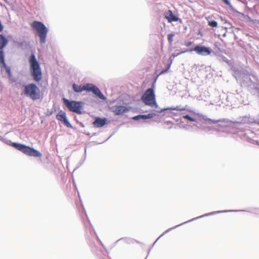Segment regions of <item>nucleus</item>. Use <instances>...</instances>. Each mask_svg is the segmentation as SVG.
<instances>
[{
  "label": "nucleus",
  "instance_id": "f257e3e1",
  "mask_svg": "<svg viewBox=\"0 0 259 259\" xmlns=\"http://www.w3.org/2000/svg\"><path fill=\"white\" fill-rule=\"evenodd\" d=\"M172 110H177L179 111L186 110L187 111H189L191 114V115L184 113H182L181 115V119H184L187 121L188 122H195L198 123L199 121L203 120L204 123L212 124L217 123L218 121H222L213 120L210 118H207L206 116L203 115L202 114L196 113L194 110L189 109V107L187 105H186L185 107H183L182 105H179L176 106V107H171L163 108L160 109V110L158 109L156 110V112L158 113L164 112L163 115L167 114L168 116H169V114H174V115L177 116V113L172 112Z\"/></svg>",
  "mask_w": 259,
  "mask_h": 259
},
{
  "label": "nucleus",
  "instance_id": "f03ea898",
  "mask_svg": "<svg viewBox=\"0 0 259 259\" xmlns=\"http://www.w3.org/2000/svg\"><path fill=\"white\" fill-rule=\"evenodd\" d=\"M0 140L5 144L14 148L15 149L28 156L40 157L42 156L41 153L33 147L27 146L23 144L12 142L10 140L1 136H0Z\"/></svg>",
  "mask_w": 259,
  "mask_h": 259
},
{
  "label": "nucleus",
  "instance_id": "7ed1b4c3",
  "mask_svg": "<svg viewBox=\"0 0 259 259\" xmlns=\"http://www.w3.org/2000/svg\"><path fill=\"white\" fill-rule=\"evenodd\" d=\"M29 72L33 80L39 82L42 78V73L39 62L36 59L34 53H32L28 58Z\"/></svg>",
  "mask_w": 259,
  "mask_h": 259
},
{
  "label": "nucleus",
  "instance_id": "20e7f679",
  "mask_svg": "<svg viewBox=\"0 0 259 259\" xmlns=\"http://www.w3.org/2000/svg\"><path fill=\"white\" fill-rule=\"evenodd\" d=\"M72 90L76 93H80L83 91L92 92L97 98L102 100L106 99V97L103 94L100 89L96 85L91 83H87L80 85L73 83L72 84Z\"/></svg>",
  "mask_w": 259,
  "mask_h": 259
},
{
  "label": "nucleus",
  "instance_id": "39448f33",
  "mask_svg": "<svg viewBox=\"0 0 259 259\" xmlns=\"http://www.w3.org/2000/svg\"><path fill=\"white\" fill-rule=\"evenodd\" d=\"M23 88L21 95H24L33 101L39 100L41 98L40 89L35 83L31 82L22 85Z\"/></svg>",
  "mask_w": 259,
  "mask_h": 259
},
{
  "label": "nucleus",
  "instance_id": "423d86ee",
  "mask_svg": "<svg viewBox=\"0 0 259 259\" xmlns=\"http://www.w3.org/2000/svg\"><path fill=\"white\" fill-rule=\"evenodd\" d=\"M35 35L38 37L39 42L41 44H45L46 42V38L47 34L49 32L48 28L45 25V24L41 22L35 20L31 24Z\"/></svg>",
  "mask_w": 259,
  "mask_h": 259
},
{
  "label": "nucleus",
  "instance_id": "0eeeda50",
  "mask_svg": "<svg viewBox=\"0 0 259 259\" xmlns=\"http://www.w3.org/2000/svg\"><path fill=\"white\" fill-rule=\"evenodd\" d=\"M155 80L153 82L151 87L148 88L145 92L143 94L141 97L142 101L146 105L151 107L155 106L156 108H158V105L156 103V96L155 94Z\"/></svg>",
  "mask_w": 259,
  "mask_h": 259
},
{
  "label": "nucleus",
  "instance_id": "6e6552de",
  "mask_svg": "<svg viewBox=\"0 0 259 259\" xmlns=\"http://www.w3.org/2000/svg\"><path fill=\"white\" fill-rule=\"evenodd\" d=\"M219 120H222L221 121H218L219 127L217 128V131L219 132H226L228 133V125L230 123H237L239 124H248L251 123L252 122L250 121L249 117L248 116H244L243 117H240L237 120L232 121L231 120H229L227 119H221Z\"/></svg>",
  "mask_w": 259,
  "mask_h": 259
},
{
  "label": "nucleus",
  "instance_id": "1a4fd4ad",
  "mask_svg": "<svg viewBox=\"0 0 259 259\" xmlns=\"http://www.w3.org/2000/svg\"><path fill=\"white\" fill-rule=\"evenodd\" d=\"M64 105L71 112L78 114H82V109L84 106V102L82 101L70 100L65 98L62 99Z\"/></svg>",
  "mask_w": 259,
  "mask_h": 259
},
{
  "label": "nucleus",
  "instance_id": "9d476101",
  "mask_svg": "<svg viewBox=\"0 0 259 259\" xmlns=\"http://www.w3.org/2000/svg\"><path fill=\"white\" fill-rule=\"evenodd\" d=\"M189 52H195L198 55L205 56L210 55L213 52H214L210 47L198 44L195 46L194 48L188 49Z\"/></svg>",
  "mask_w": 259,
  "mask_h": 259
},
{
  "label": "nucleus",
  "instance_id": "9b49d317",
  "mask_svg": "<svg viewBox=\"0 0 259 259\" xmlns=\"http://www.w3.org/2000/svg\"><path fill=\"white\" fill-rule=\"evenodd\" d=\"M131 109L130 106L117 104L109 107L110 111L114 113L115 115H123L125 113H127Z\"/></svg>",
  "mask_w": 259,
  "mask_h": 259
},
{
  "label": "nucleus",
  "instance_id": "f8f14e48",
  "mask_svg": "<svg viewBox=\"0 0 259 259\" xmlns=\"http://www.w3.org/2000/svg\"><path fill=\"white\" fill-rule=\"evenodd\" d=\"M238 211L250 212L249 210H244V209L225 210L215 211H212V212H211L207 213H205L204 214L201 215L200 216L194 218L192 219H191L190 220H188V221H186V222H185L184 223H182V224H183V225H184L185 224L188 223L189 222H192V221H193L194 220H198V219H200V218H204V217H205L210 216V215H214V214H219V213H225V212H238Z\"/></svg>",
  "mask_w": 259,
  "mask_h": 259
},
{
  "label": "nucleus",
  "instance_id": "ddd939ff",
  "mask_svg": "<svg viewBox=\"0 0 259 259\" xmlns=\"http://www.w3.org/2000/svg\"><path fill=\"white\" fill-rule=\"evenodd\" d=\"M241 85L246 88L252 95H255V89L257 87V85L250 77H247L243 79L241 82Z\"/></svg>",
  "mask_w": 259,
  "mask_h": 259
},
{
  "label": "nucleus",
  "instance_id": "4468645a",
  "mask_svg": "<svg viewBox=\"0 0 259 259\" xmlns=\"http://www.w3.org/2000/svg\"><path fill=\"white\" fill-rule=\"evenodd\" d=\"M56 118L58 120L61 122L62 124H63L65 126L68 128H74V127L72 125V124L69 122L66 112L63 111L62 110H60L58 113L56 114Z\"/></svg>",
  "mask_w": 259,
  "mask_h": 259
},
{
  "label": "nucleus",
  "instance_id": "2eb2a0df",
  "mask_svg": "<svg viewBox=\"0 0 259 259\" xmlns=\"http://www.w3.org/2000/svg\"><path fill=\"white\" fill-rule=\"evenodd\" d=\"M164 18L167 19L168 22L170 23L172 22H178L179 21L182 22V20L179 18L178 16L175 15L170 10L165 11L164 13Z\"/></svg>",
  "mask_w": 259,
  "mask_h": 259
},
{
  "label": "nucleus",
  "instance_id": "dca6fc26",
  "mask_svg": "<svg viewBox=\"0 0 259 259\" xmlns=\"http://www.w3.org/2000/svg\"><path fill=\"white\" fill-rule=\"evenodd\" d=\"M108 119L106 117L97 116L95 118L92 124L95 127H102L108 123Z\"/></svg>",
  "mask_w": 259,
  "mask_h": 259
},
{
  "label": "nucleus",
  "instance_id": "f3484780",
  "mask_svg": "<svg viewBox=\"0 0 259 259\" xmlns=\"http://www.w3.org/2000/svg\"><path fill=\"white\" fill-rule=\"evenodd\" d=\"M8 39L2 34H0V57H5L4 49L8 43Z\"/></svg>",
  "mask_w": 259,
  "mask_h": 259
},
{
  "label": "nucleus",
  "instance_id": "a211bd4d",
  "mask_svg": "<svg viewBox=\"0 0 259 259\" xmlns=\"http://www.w3.org/2000/svg\"><path fill=\"white\" fill-rule=\"evenodd\" d=\"M156 115L154 112H151L147 114H139L132 117L133 120L139 121L140 120H146L148 119H151Z\"/></svg>",
  "mask_w": 259,
  "mask_h": 259
},
{
  "label": "nucleus",
  "instance_id": "6ab92c4d",
  "mask_svg": "<svg viewBox=\"0 0 259 259\" xmlns=\"http://www.w3.org/2000/svg\"><path fill=\"white\" fill-rule=\"evenodd\" d=\"M189 52V50H188V49H185L184 50H183L179 53L172 54L169 57V60H170V62L168 64L167 66H166V67L165 69H163L161 71V74L165 73L168 71V70L169 69V68L170 67L171 62H172V60L175 59V57L178 56L180 54H183V53H185L186 52Z\"/></svg>",
  "mask_w": 259,
  "mask_h": 259
},
{
  "label": "nucleus",
  "instance_id": "aec40b11",
  "mask_svg": "<svg viewBox=\"0 0 259 259\" xmlns=\"http://www.w3.org/2000/svg\"><path fill=\"white\" fill-rule=\"evenodd\" d=\"M0 67L1 69H5V71L7 74L11 72L10 67L8 66L5 62V57H0Z\"/></svg>",
  "mask_w": 259,
  "mask_h": 259
},
{
  "label": "nucleus",
  "instance_id": "412c9836",
  "mask_svg": "<svg viewBox=\"0 0 259 259\" xmlns=\"http://www.w3.org/2000/svg\"><path fill=\"white\" fill-rule=\"evenodd\" d=\"M223 2V3L224 4H225L226 5L228 6L231 9V10L234 13H237V14H239L240 15H241L242 17H247L248 18H249V17L247 15H245L244 14L242 13H241V12H239V11H238L236 9H235L233 7V6L231 5L230 2L229 0H221Z\"/></svg>",
  "mask_w": 259,
  "mask_h": 259
},
{
  "label": "nucleus",
  "instance_id": "4be33fe9",
  "mask_svg": "<svg viewBox=\"0 0 259 259\" xmlns=\"http://www.w3.org/2000/svg\"><path fill=\"white\" fill-rule=\"evenodd\" d=\"M213 54L218 57V59L219 61L226 62L229 65L231 64V61L229 60L225 56L220 54L218 52H213Z\"/></svg>",
  "mask_w": 259,
  "mask_h": 259
},
{
  "label": "nucleus",
  "instance_id": "5701e85b",
  "mask_svg": "<svg viewBox=\"0 0 259 259\" xmlns=\"http://www.w3.org/2000/svg\"><path fill=\"white\" fill-rule=\"evenodd\" d=\"M183 225V224H180L179 225H176L173 227H171V228H170L168 229H167L166 231H165L162 234H161L159 237L156 240V241L154 242V243L153 244V245H152V247H153V246L155 244V243H156V242L158 240V239L161 237L162 236H163L164 235H165V234L167 233L168 232H170V231H171L172 230L174 229H176L177 228H178V227L179 226H181Z\"/></svg>",
  "mask_w": 259,
  "mask_h": 259
},
{
  "label": "nucleus",
  "instance_id": "b1692460",
  "mask_svg": "<svg viewBox=\"0 0 259 259\" xmlns=\"http://www.w3.org/2000/svg\"><path fill=\"white\" fill-rule=\"evenodd\" d=\"M214 46L218 49V51H216L215 52H218L219 53H222L226 54V50L222 48V44L220 42H215L214 44Z\"/></svg>",
  "mask_w": 259,
  "mask_h": 259
},
{
  "label": "nucleus",
  "instance_id": "393cba45",
  "mask_svg": "<svg viewBox=\"0 0 259 259\" xmlns=\"http://www.w3.org/2000/svg\"><path fill=\"white\" fill-rule=\"evenodd\" d=\"M207 20L208 21V25L210 27L212 28H217L218 27V23L217 21L214 20L210 19L209 17L207 18Z\"/></svg>",
  "mask_w": 259,
  "mask_h": 259
},
{
  "label": "nucleus",
  "instance_id": "a878e982",
  "mask_svg": "<svg viewBox=\"0 0 259 259\" xmlns=\"http://www.w3.org/2000/svg\"><path fill=\"white\" fill-rule=\"evenodd\" d=\"M56 111L55 104L54 103L52 109H48L47 111V115L51 116L54 112Z\"/></svg>",
  "mask_w": 259,
  "mask_h": 259
},
{
  "label": "nucleus",
  "instance_id": "bb28decb",
  "mask_svg": "<svg viewBox=\"0 0 259 259\" xmlns=\"http://www.w3.org/2000/svg\"><path fill=\"white\" fill-rule=\"evenodd\" d=\"M175 34L174 32H171L167 34V40L169 44L171 45L173 41V38L175 36Z\"/></svg>",
  "mask_w": 259,
  "mask_h": 259
},
{
  "label": "nucleus",
  "instance_id": "cd10ccee",
  "mask_svg": "<svg viewBox=\"0 0 259 259\" xmlns=\"http://www.w3.org/2000/svg\"><path fill=\"white\" fill-rule=\"evenodd\" d=\"M84 157L82 159H81L79 161V166L81 165L84 162L85 159V155H86V148H85V152H84Z\"/></svg>",
  "mask_w": 259,
  "mask_h": 259
},
{
  "label": "nucleus",
  "instance_id": "c85d7f7f",
  "mask_svg": "<svg viewBox=\"0 0 259 259\" xmlns=\"http://www.w3.org/2000/svg\"><path fill=\"white\" fill-rule=\"evenodd\" d=\"M255 95L259 98V88L258 87L255 89Z\"/></svg>",
  "mask_w": 259,
  "mask_h": 259
},
{
  "label": "nucleus",
  "instance_id": "c756f323",
  "mask_svg": "<svg viewBox=\"0 0 259 259\" xmlns=\"http://www.w3.org/2000/svg\"><path fill=\"white\" fill-rule=\"evenodd\" d=\"M17 85H19L20 87H22V85L23 84H26L25 82H23L21 80L18 81L17 83Z\"/></svg>",
  "mask_w": 259,
  "mask_h": 259
},
{
  "label": "nucleus",
  "instance_id": "7c9ffc66",
  "mask_svg": "<svg viewBox=\"0 0 259 259\" xmlns=\"http://www.w3.org/2000/svg\"><path fill=\"white\" fill-rule=\"evenodd\" d=\"M192 44H193L192 41H188V42H186L185 44V45L186 47H189V46H191Z\"/></svg>",
  "mask_w": 259,
  "mask_h": 259
},
{
  "label": "nucleus",
  "instance_id": "2f4dec72",
  "mask_svg": "<svg viewBox=\"0 0 259 259\" xmlns=\"http://www.w3.org/2000/svg\"><path fill=\"white\" fill-rule=\"evenodd\" d=\"M3 29H4V26L2 24L1 21L0 20V32L3 31Z\"/></svg>",
  "mask_w": 259,
  "mask_h": 259
},
{
  "label": "nucleus",
  "instance_id": "473e14b6",
  "mask_svg": "<svg viewBox=\"0 0 259 259\" xmlns=\"http://www.w3.org/2000/svg\"><path fill=\"white\" fill-rule=\"evenodd\" d=\"M94 233H95V234L96 236H97V238H98V240L100 241V243L102 244V245H103V244H102V243L101 242V240H100V239H99V238L98 237V236H97V233H96V232L95 230H94Z\"/></svg>",
  "mask_w": 259,
  "mask_h": 259
},
{
  "label": "nucleus",
  "instance_id": "72a5a7b5",
  "mask_svg": "<svg viewBox=\"0 0 259 259\" xmlns=\"http://www.w3.org/2000/svg\"><path fill=\"white\" fill-rule=\"evenodd\" d=\"M77 123H78L79 124V125L81 126V127H84V124H83V123L81 122H79L78 121H77Z\"/></svg>",
  "mask_w": 259,
  "mask_h": 259
},
{
  "label": "nucleus",
  "instance_id": "f704fd0d",
  "mask_svg": "<svg viewBox=\"0 0 259 259\" xmlns=\"http://www.w3.org/2000/svg\"><path fill=\"white\" fill-rule=\"evenodd\" d=\"M10 78V79H11V80L12 81H13V82H15V81H16L15 78V77H14L13 76H12V77L11 78Z\"/></svg>",
  "mask_w": 259,
  "mask_h": 259
},
{
  "label": "nucleus",
  "instance_id": "c9c22d12",
  "mask_svg": "<svg viewBox=\"0 0 259 259\" xmlns=\"http://www.w3.org/2000/svg\"><path fill=\"white\" fill-rule=\"evenodd\" d=\"M7 74H8V77H9V78H11V77H12V76H13L12 73V72H10V73Z\"/></svg>",
  "mask_w": 259,
  "mask_h": 259
},
{
  "label": "nucleus",
  "instance_id": "e433bc0d",
  "mask_svg": "<svg viewBox=\"0 0 259 259\" xmlns=\"http://www.w3.org/2000/svg\"><path fill=\"white\" fill-rule=\"evenodd\" d=\"M82 210H83V211H84V213H85V216H86V217H87V218H88L87 214V213H86V212H85V209H84V207H83V206H82Z\"/></svg>",
  "mask_w": 259,
  "mask_h": 259
},
{
  "label": "nucleus",
  "instance_id": "4c0bfd02",
  "mask_svg": "<svg viewBox=\"0 0 259 259\" xmlns=\"http://www.w3.org/2000/svg\"><path fill=\"white\" fill-rule=\"evenodd\" d=\"M114 134V133H113L110 135V136L108 138H107L106 140H105L104 141V142L107 141L108 139H109L111 138V137H112Z\"/></svg>",
  "mask_w": 259,
  "mask_h": 259
},
{
  "label": "nucleus",
  "instance_id": "58836bf2",
  "mask_svg": "<svg viewBox=\"0 0 259 259\" xmlns=\"http://www.w3.org/2000/svg\"><path fill=\"white\" fill-rule=\"evenodd\" d=\"M126 240V238H120V239H119L117 241V242L120 241V240Z\"/></svg>",
  "mask_w": 259,
  "mask_h": 259
},
{
  "label": "nucleus",
  "instance_id": "ea45409f",
  "mask_svg": "<svg viewBox=\"0 0 259 259\" xmlns=\"http://www.w3.org/2000/svg\"><path fill=\"white\" fill-rule=\"evenodd\" d=\"M255 143L257 145L259 146V141H257V140H256V141H255Z\"/></svg>",
  "mask_w": 259,
  "mask_h": 259
},
{
  "label": "nucleus",
  "instance_id": "a19ab883",
  "mask_svg": "<svg viewBox=\"0 0 259 259\" xmlns=\"http://www.w3.org/2000/svg\"><path fill=\"white\" fill-rule=\"evenodd\" d=\"M85 135L88 136H89L90 135V134L89 133H85Z\"/></svg>",
  "mask_w": 259,
  "mask_h": 259
},
{
  "label": "nucleus",
  "instance_id": "79ce46f5",
  "mask_svg": "<svg viewBox=\"0 0 259 259\" xmlns=\"http://www.w3.org/2000/svg\"><path fill=\"white\" fill-rule=\"evenodd\" d=\"M150 250H151V248H150V249H149V251H148V253H149V252H150Z\"/></svg>",
  "mask_w": 259,
  "mask_h": 259
},
{
  "label": "nucleus",
  "instance_id": "37998d69",
  "mask_svg": "<svg viewBox=\"0 0 259 259\" xmlns=\"http://www.w3.org/2000/svg\"><path fill=\"white\" fill-rule=\"evenodd\" d=\"M96 135V133H93V136H95V135Z\"/></svg>",
  "mask_w": 259,
  "mask_h": 259
},
{
  "label": "nucleus",
  "instance_id": "c03bdc74",
  "mask_svg": "<svg viewBox=\"0 0 259 259\" xmlns=\"http://www.w3.org/2000/svg\"><path fill=\"white\" fill-rule=\"evenodd\" d=\"M87 219H88V221H89V223H91V222H90V221H89V218H88Z\"/></svg>",
  "mask_w": 259,
  "mask_h": 259
},
{
  "label": "nucleus",
  "instance_id": "a18cd8bd",
  "mask_svg": "<svg viewBox=\"0 0 259 259\" xmlns=\"http://www.w3.org/2000/svg\"><path fill=\"white\" fill-rule=\"evenodd\" d=\"M194 126H197V125L196 124H194Z\"/></svg>",
  "mask_w": 259,
  "mask_h": 259
},
{
  "label": "nucleus",
  "instance_id": "49530a36",
  "mask_svg": "<svg viewBox=\"0 0 259 259\" xmlns=\"http://www.w3.org/2000/svg\"><path fill=\"white\" fill-rule=\"evenodd\" d=\"M144 259H146V258H144Z\"/></svg>",
  "mask_w": 259,
  "mask_h": 259
},
{
  "label": "nucleus",
  "instance_id": "de8ad7c7",
  "mask_svg": "<svg viewBox=\"0 0 259 259\" xmlns=\"http://www.w3.org/2000/svg\"><path fill=\"white\" fill-rule=\"evenodd\" d=\"M144 259H146V258H144Z\"/></svg>",
  "mask_w": 259,
  "mask_h": 259
},
{
  "label": "nucleus",
  "instance_id": "09e8293b",
  "mask_svg": "<svg viewBox=\"0 0 259 259\" xmlns=\"http://www.w3.org/2000/svg\"><path fill=\"white\" fill-rule=\"evenodd\" d=\"M144 259H146V258H144Z\"/></svg>",
  "mask_w": 259,
  "mask_h": 259
}]
</instances>
